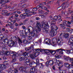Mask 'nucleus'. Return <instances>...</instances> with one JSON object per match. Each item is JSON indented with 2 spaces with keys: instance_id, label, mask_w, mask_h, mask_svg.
I'll use <instances>...</instances> for the list:
<instances>
[{
  "instance_id": "63",
  "label": "nucleus",
  "mask_w": 73,
  "mask_h": 73,
  "mask_svg": "<svg viewBox=\"0 0 73 73\" xmlns=\"http://www.w3.org/2000/svg\"><path fill=\"white\" fill-rule=\"evenodd\" d=\"M14 15V14L13 13H10L7 14V16H10V15Z\"/></svg>"
},
{
  "instance_id": "58",
  "label": "nucleus",
  "mask_w": 73,
  "mask_h": 73,
  "mask_svg": "<svg viewBox=\"0 0 73 73\" xmlns=\"http://www.w3.org/2000/svg\"><path fill=\"white\" fill-rule=\"evenodd\" d=\"M3 64L6 65H8V62L7 61H5L3 62Z\"/></svg>"
},
{
  "instance_id": "25",
  "label": "nucleus",
  "mask_w": 73,
  "mask_h": 73,
  "mask_svg": "<svg viewBox=\"0 0 73 73\" xmlns=\"http://www.w3.org/2000/svg\"><path fill=\"white\" fill-rule=\"evenodd\" d=\"M36 49L37 50L36 51L39 52H39H41L42 53H43V52H44V49H40L38 48Z\"/></svg>"
},
{
  "instance_id": "2",
  "label": "nucleus",
  "mask_w": 73,
  "mask_h": 73,
  "mask_svg": "<svg viewBox=\"0 0 73 73\" xmlns=\"http://www.w3.org/2000/svg\"><path fill=\"white\" fill-rule=\"evenodd\" d=\"M62 35V34L60 35L58 40L56 38L53 39L52 41L53 42L52 44H55L54 43H55L56 41L57 42V43L59 45H61L63 43V40H62V37H61V36Z\"/></svg>"
},
{
  "instance_id": "51",
  "label": "nucleus",
  "mask_w": 73,
  "mask_h": 73,
  "mask_svg": "<svg viewBox=\"0 0 73 73\" xmlns=\"http://www.w3.org/2000/svg\"><path fill=\"white\" fill-rule=\"evenodd\" d=\"M23 42L24 44H26L28 42V41L27 40H23Z\"/></svg>"
},
{
  "instance_id": "35",
  "label": "nucleus",
  "mask_w": 73,
  "mask_h": 73,
  "mask_svg": "<svg viewBox=\"0 0 73 73\" xmlns=\"http://www.w3.org/2000/svg\"><path fill=\"white\" fill-rule=\"evenodd\" d=\"M2 51L3 53H5L7 51V48H3L2 49Z\"/></svg>"
},
{
  "instance_id": "61",
  "label": "nucleus",
  "mask_w": 73,
  "mask_h": 73,
  "mask_svg": "<svg viewBox=\"0 0 73 73\" xmlns=\"http://www.w3.org/2000/svg\"><path fill=\"white\" fill-rule=\"evenodd\" d=\"M49 18H50V19L51 20H52V21H53L54 20V18H53V17L52 16H50L49 17Z\"/></svg>"
},
{
  "instance_id": "19",
  "label": "nucleus",
  "mask_w": 73,
  "mask_h": 73,
  "mask_svg": "<svg viewBox=\"0 0 73 73\" xmlns=\"http://www.w3.org/2000/svg\"><path fill=\"white\" fill-rule=\"evenodd\" d=\"M0 66H1V69H3H3H5V68H6L7 66H5V65L4 64H0Z\"/></svg>"
},
{
  "instance_id": "45",
  "label": "nucleus",
  "mask_w": 73,
  "mask_h": 73,
  "mask_svg": "<svg viewBox=\"0 0 73 73\" xmlns=\"http://www.w3.org/2000/svg\"><path fill=\"white\" fill-rule=\"evenodd\" d=\"M19 52H20V53H19L20 54H22L21 57H23V55L24 54V52L23 53V50H21L20 51H19Z\"/></svg>"
},
{
  "instance_id": "9",
  "label": "nucleus",
  "mask_w": 73,
  "mask_h": 73,
  "mask_svg": "<svg viewBox=\"0 0 73 73\" xmlns=\"http://www.w3.org/2000/svg\"><path fill=\"white\" fill-rule=\"evenodd\" d=\"M64 65L65 67L67 68H68V69H69L70 68H72L73 67V65H71L69 63H65L64 64Z\"/></svg>"
},
{
  "instance_id": "48",
  "label": "nucleus",
  "mask_w": 73,
  "mask_h": 73,
  "mask_svg": "<svg viewBox=\"0 0 73 73\" xmlns=\"http://www.w3.org/2000/svg\"><path fill=\"white\" fill-rule=\"evenodd\" d=\"M66 22H67V21H65L64 22H63V23H62L60 24H63V25H65V26L66 25Z\"/></svg>"
},
{
  "instance_id": "30",
  "label": "nucleus",
  "mask_w": 73,
  "mask_h": 73,
  "mask_svg": "<svg viewBox=\"0 0 73 73\" xmlns=\"http://www.w3.org/2000/svg\"><path fill=\"white\" fill-rule=\"evenodd\" d=\"M3 13H2V15H5V14H6L7 13H8V11L7 10H3L2 11Z\"/></svg>"
},
{
  "instance_id": "49",
  "label": "nucleus",
  "mask_w": 73,
  "mask_h": 73,
  "mask_svg": "<svg viewBox=\"0 0 73 73\" xmlns=\"http://www.w3.org/2000/svg\"><path fill=\"white\" fill-rule=\"evenodd\" d=\"M18 43L19 44H22L23 43V42H22V41L21 40V39L19 38H18Z\"/></svg>"
},
{
  "instance_id": "60",
  "label": "nucleus",
  "mask_w": 73,
  "mask_h": 73,
  "mask_svg": "<svg viewBox=\"0 0 73 73\" xmlns=\"http://www.w3.org/2000/svg\"><path fill=\"white\" fill-rule=\"evenodd\" d=\"M15 73H18V70L17 68H15L14 70Z\"/></svg>"
},
{
  "instance_id": "8",
  "label": "nucleus",
  "mask_w": 73,
  "mask_h": 73,
  "mask_svg": "<svg viewBox=\"0 0 73 73\" xmlns=\"http://www.w3.org/2000/svg\"><path fill=\"white\" fill-rule=\"evenodd\" d=\"M68 44L69 45H70V48H71L73 44V36L71 37V38L68 41Z\"/></svg>"
},
{
  "instance_id": "39",
  "label": "nucleus",
  "mask_w": 73,
  "mask_h": 73,
  "mask_svg": "<svg viewBox=\"0 0 73 73\" xmlns=\"http://www.w3.org/2000/svg\"><path fill=\"white\" fill-rule=\"evenodd\" d=\"M53 18H54V21H57V19H58V16H55Z\"/></svg>"
},
{
  "instance_id": "55",
  "label": "nucleus",
  "mask_w": 73,
  "mask_h": 73,
  "mask_svg": "<svg viewBox=\"0 0 73 73\" xmlns=\"http://www.w3.org/2000/svg\"><path fill=\"white\" fill-rule=\"evenodd\" d=\"M38 8H41L42 9H43V5L41 4L40 5V6H39Z\"/></svg>"
},
{
  "instance_id": "5",
  "label": "nucleus",
  "mask_w": 73,
  "mask_h": 73,
  "mask_svg": "<svg viewBox=\"0 0 73 73\" xmlns=\"http://www.w3.org/2000/svg\"><path fill=\"white\" fill-rule=\"evenodd\" d=\"M36 27L37 28V29L35 30L36 33H38L40 32L41 31V23L38 22L37 21L36 22Z\"/></svg>"
},
{
  "instance_id": "15",
  "label": "nucleus",
  "mask_w": 73,
  "mask_h": 73,
  "mask_svg": "<svg viewBox=\"0 0 73 73\" xmlns=\"http://www.w3.org/2000/svg\"><path fill=\"white\" fill-rule=\"evenodd\" d=\"M33 50V53L35 54V55L36 56V57H37V56H38V55L40 54L39 52L37 51H36V50Z\"/></svg>"
},
{
  "instance_id": "53",
  "label": "nucleus",
  "mask_w": 73,
  "mask_h": 73,
  "mask_svg": "<svg viewBox=\"0 0 73 73\" xmlns=\"http://www.w3.org/2000/svg\"><path fill=\"white\" fill-rule=\"evenodd\" d=\"M35 70V69L34 68H32L31 69L30 71L31 72V73L33 72V73H34V70Z\"/></svg>"
},
{
  "instance_id": "41",
  "label": "nucleus",
  "mask_w": 73,
  "mask_h": 73,
  "mask_svg": "<svg viewBox=\"0 0 73 73\" xmlns=\"http://www.w3.org/2000/svg\"><path fill=\"white\" fill-rule=\"evenodd\" d=\"M58 19V21L59 22V23H62V22H63V21H62V19H61L60 18L59 19Z\"/></svg>"
},
{
  "instance_id": "37",
  "label": "nucleus",
  "mask_w": 73,
  "mask_h": 73,
  "mask_svg": "<svg viewBox=\"0 0 73 73\" xmlns=\"http://www.w3.org/2000/svg\"><path fill=\"white\" fill-rule=\"evenodd\" d=\"M45 43H46V44H48L49 45H50V44H51V41L50 40H48L47 41H46L45 42Z\"/></svg>"
},
{
  "instance_id": "56",
  "label": "nucleus",
  "mask_w": 73,
  "mask_h": 73,
  "mask_svg": "<svg viewBox=\"0 0 73 73\" xmlns=\"http://www.w3.org/2000/svg\"><path fill=\"white\" fill-rule=\"evenodd\" d=\"M29 48V50H33H33H36V49H33V47H31Z\"/></svg>"
},
{
  "instance_id": "32",
  "label": "nucleus",
  "mask_w": 73,
  "mask_h": 73,
  "mask_svg": "<svg viewBox=\"0 0 73 73\" xmlns=\"http://www.w3.org/2000/svg\"><path fill=\"white\" fill-rule=\"evenodd\" d=\"M73 20H71L70 21H67V24H68V25H70L71 24H73Z\"/></svg>"
},
{
  "instance_id": "62",
  "label": "nucleus",
  "mask_w": 73,
  "mask_h": 73,
  "mask_svg": "<svg viewBox=\"0 0 73 73\" xmlns=\"http://www.w3.org/2000/svg\"><path fill=\"white\" fill-rule=\"evenodd\" d=\"M52 23L51 24L52 26H53L54 25H56V22H54V21H53L52 22Z\"/></svg>"
},
{
  "instance_id": "44",
  "label": "nucleus",
  "mask_w": 73,
  "mask_h": 73,
  "mask_svg": "<svg viewBox=\"0 0 73 73\" xmlns=\"http://www.w3.org/2000/svg\"><path fill=\"white\" fill-rule=\"evenodd\" d=\"M56 4L58 6H60V0H58L56 2Z\"/></svg>"
},
{
  "instance_id": "16",
  "label": "nucleus",
  "mask_w": 73,
  "mask_h": 73,
  "mask_svg": "<svg viewBox=\"0 0 73 73\" xmlns=\"http://www.w3.org/2000/svg\"><path fill=\"white\" fill-rule=\"evenodd\" d=\"M37 9H38V8L36 7L34 8L33 9V11H32L31 12V13H32V14H34V15H35V14L36 13V12H35V11H37Z\"/></svg>"
},
{
  "instance_id": "28",
  "label": "nucleus",
  "mask_w": 73,
  "mask_h": 73,
  "mask_svg": "<svg viewBox=\"0 0 73 73\" xmlns=\"http://www.w3.org/2000/svg\"><path fill=\"white\" fill-rule=\"evenodd\" d=\"M49 65H50V66H52V65H53V64H54V63L53 62V61L52 60H50L49 61Z\"/></svg>"
},
{
  "instance_id": "3",
  "label": "nucleus",
  "mask_w": 73,
  "mask_h": 73,
  "mask_svg": "<svg viewBox=\"0 0 73 73\" xmlns=\"http://www.w3.org/2000/svg\"><path fill=\"white\" fill-rule=\"evenodd\" d=\"M30 28H33L31 26H29L28 27V29H25V32H26V33H30L31 35V36L33 37H34L35 38H37L38 37V35L37 34H35V31H32L31 32V31H30Z\"/></svg>"
},
{
  "instance_id": "36",
  "label": "nucleus",
  "mask_w": 73,
  "mask_h": 73,
  "mask_svg": "<svg viewBox=\"0 0 73 73\" xmlns=\"http://www.w3.org/2000/svg\"><path fill=\"white\" fill-rule=\"evenodd\" d=\"M13 72V70L11 68H9L8 71L9 73H12Z\"/></svg>"
},
{
  "instance_id": "46",
  "label": "nucleus",
  "mask_w": 73,
  "mask_h": 73,
  "mask_svg": "<svg viewBox=\"0 0 73 73\" xmlns=\"http://www.w3.org/2000/svg\"><path fill=\"white\" fill-rule=\"evenodd\" d=\"M65 2H66L67 4L66 5V6L67 7H69V5H70V4L69 3H68V1H65Z\"/></svg>"
},
{
  "instance_id": "14",
  "label": "nucleus",
  "mask_w": 73,
  "mask_h": 73,
  "mask_svg": "<svg viewBox=\"0 0 73 73\" xmlns=\"http://www.w3.org/2000/svg\"><path fill=\"white\" fill-rule=\"evenodd\" d=\"M17 42L16 41H11V42L10 43H9V46H13L15 45V44H17Z\"/></svg>"
},
{
  "instance_id": "20",
  "label": "nucleus",
  "mask_w": 73,
  "mask_h": 73,
  "mask_svg": "<svg viewBox=\"0 0 73 73\" xmlns=\"http://www.w3.org/2000/svg\"><path fill=\"white\" fill-rule=\"evenodd\" d=\"M64 36L66 38H67L68 40H69L70 39V38H69V34L68 33L64 35Z\"/></svg>"
},
{
  "instance_id": "4",
  "label": "nucleus",
  "mask_w": 73,
  "mask_h": 73,
  "mask_svg": "<svg viewBox=\"0 0 73 73\" xmlns=\"http://www.w3.org/2000/svg\"><path fill=\"white\" fill-rule=\"evenodd\" d=\"M42 27L44 28H43V30L44 32H45L46 33H49V26H48V25L46 24H44L42 25Z\"/></svg>"
},
{
  "instance_id": "29",
  "label": "nucleus",
  "mask_w": 73,
  "mask_h": 73,
  "mask_svg": "<svg viewBox=\"0 0 73 73\" xmlns=\"http://www.w3.org/2000/svg\"><path fill=\"white\" fill-rule=\"evenodd\" d=\"M63 58L65 60H66V61H68L70 59V58L69 57L66 56H64L63 57Z\"/></svg>"
},
{
  "instance_id": "42",
  "label": "nucleus",
  "mask_w": 73,
  "mask_h": 73,
  "mask_svg": "<svg viewBox=\"0 0 73 73\" xmlns=\"http://www.w3.org/2000/svg\"><path fill=\"white\" fill-rule=\"evenodd\" d=\"M36 65H39V64H39V60H38V59H36Z\"/></svg>"
},
{
  "instance_id": "27",
  "label": "nucleus",
  "mask_w": 73,
  "mask_h": 73,
  "mask_svg": "<svg viewBox=\"0 0 73 73\" xmlns=\"http://www.w3.org/2000/svg\"><path fill=\"white\" fill-rule=\"evenodd\" d=\"M25 12L27 14L30 13H31V10L29 9H25Z\"/></svg>"
},
{
  "instance_id": "38",
  "label": "nucleus",
  "mask_w": 73,
  "mask_h": 73,
  "mask_svg": "<svg viewBox=\"0 0 73 73\" xmlns=\"http://www.w3.org/2000/svg\"><path fill=\"white\" fill-rule=\"evenodd\" d=\"M55 58H56L59 59V58L61 57V56L58 54H56L55 56Z\"/></svg>"
},
{
  "instance_id": "34",
  "label": "nucleus",
  "mask_w": 73,
  "mask_h": 73,
  "mask_svg": "<svg viewBox=\"0 0 73 73\" xmlns=\"http://www.w3.org/2000/svg\"><path fill=\"white\" fill-rule=\"evenodd\" d=\"M24 70V66H21L19 68V70L21 71V72H22V71H23Z\"/></svg>"
},
{
  "instance_id": "57",
  "label": "nucleus",
  "mask_w": 73,
  "mask_h": 73,
  "mask_svg": "<svg viewBox=\"0 0 73 73\" xmlns=\"http://www.w3.org/2000/svg\"><path fill=\"white\" fill-rule=\"evenodd\" d=\"M56 63L58 64H61V62L60 60H57L56 61Z\"/></svg>"
},
{
  "instance_id": "33",
  "label": "nucleus",
  "mask_w": 73,
  "mask_h": 73,
  "mask_svg": "<svg viewBox=\"0 0 73 73\" xmlns=\"http://www.w3.org/2000/svg\"><path fill=\"white\" fill-rule=\"evenodd\" d=\"M60 27L62 28V29H65L66 27H65L62 24H60Z\"/></svg>"
},
{
  "instance_id": "43",
  "label": "nucleus",
  "mask_w": 73,
  "mask_h": 73,
  "mask_svg": "<svg viewBox=\"0 0 73 73\" xmlns=\"http://www.w3.org/2000/svg\"><path fill=\"white\" fill-rule=\"evenodd\" d=\"M4 36L3 35L1 34L0 35V41H2L3 40V38Z\"/></svg>"
},
{
  "instance_id": "22",
  "label": "nucleus",
  "mask_w": 73,
  "mask_h": 73,
  "mask_svg": "<svg viewBox=\"0 0 73 73\" xmlns=\"http://www.w3.org/2000/svg\"><path fill=\"white\" fill-rule=\"evenodd\" d=\"M1 7H5V6H6V4H5L4 2V1H2L1 2Z\"/></svg>"
},
{
  "instance_id": "52",
  "label": "nucleus",
  "mask_w": 73,
  "mask_h": 73,
  "mask_svg": "<svg viewBox=\"0 0 73 73\" xmlns=\"http://www.w3.org/2000/svg\"><path fill=\"white\" fill-rule=\"evenodd\" d=\"M62 9V7H61V6L59 7L57 9V10L58 11H60Z\"/></svg>"
},
{
  "instance_id": "59",
  "label": "nucleus",
  "mask_w": 73,
  "mask_h": 73,
  "mask_svg": "<svg viewBox=\"0 0 73 73\" xmlns=\"http://www.w3.org/2000/svg\"><path fill=\"white\" fill-rule=\"evenodd\" d=\"M56 52H59L60 50H62V49L61 48L58 49H57L56 50H55Z\"/></svg>"
},
{
  "instance_id": "64",
  "label": "nucleus",
  "mask_w": 73,
  "mask_h": 73,
  "mask_svg": "<svg viewBox=\"0 0 73 73\" xmlns=\"http://www.w3.org/2000/svg\"><path fill=\"white\" fill-rule=\"evenodd\" d=\"M70 62H72L73 61V58H70L69 59Z\"/></svg>"
},
{
  "instance_id": "6",
  "label": "nucleus",
  "mask_w": 73,
  "mask_h": 73,
  "mask_svg": "<svg viewBox=\"0 0 73 73\" xmlns=\"http://www.w3.org/2000/svg\"><path fill=\"white\" fill-rule=\"evenodd\" d=\"M13 60L11 61V62H15L16 60V57L19 56V54L17 53H16L15 54L12 55Z\"/></svg>"
},
{
  "instance_id": "7",
  "label": "nucleus",
  "mask_w": 73,
  "mask_h": 73,
  "mask_svg": "<svg viewBox=\"0 0 73 73\" xmlns=\"http://www.w3.org/2000/svg\"><path fill=\"white\" fill-rule=\"evenodd\" d=\"M50 34L51 36H55L57 33V31H55L54 29L51 28V31L50 32Z\"/></svg>"
},
{
  "instance_id": "24",
  "label": "nucleus",
  "mask_w": 73,
  "mask_h": 73,
  "mask_svg": "<svg viewBox=\"0 0 73 73\" xmlns=\"http://www.w3.org/2000/svg\"><path fill=\"white\" fill-rule=\"evenodd\" d=\"M35 54L33 53V54H31L30 55V57L31 58V59H35V57H36V56L35 55Z\"/></svg>"
},
{
  "instance_id": "31",
  "label": "nucleus",
  "mask_w": 73,
  "mask_h": 73,
  "mask_svg": "<svg viewBox=\"0 0 73 73\" xmlns=\"http://www.w3.org/2000/svg\"><path fill=\"white\" fill-rule=\"evenodd\" d=\"M25 36L26 37L27 36V38H28V39H29V40H32V37L31 36H27V34L25 35Z\"/></svg>"
},
{
  "instance_id": "12",
  "label": "nucleus",
  "mask_w": 73,
  "mask_h": 73,
  "mask_svg": "<svg viewBox=\"0 0 73 73\" xmlns=\"http://www.w3.org/2000/svg\"><path fill=\"white\" fill-rule=\"evenodd\" d=\"M18 38H19V37L17 36H13L11 38V40L13 41H17L18 40Z\"/></svg>"
},
{
  "instance_id": "40",
  "label": "nucleus",
  "mask_w": 73,
  "mask_h": 73,
  "mask_svg": "<svg viewBox=\"0 0 73 73\" xmlns=\"http://www.w3.org/2000/svg\"><path fill=\"white\" fill-rule=\"evenodd\" d=\"M60 73H66V72L65 70H60Z\"/></svg>"
},
{
  "instance_id": "26",
  "label": "nucleus",
  "mask_w": 73,
  "mask_h": 73,
  "mask_svg": "<svg viewBox=\"0 0 73 73\" xmlns=\"http://www.w3.org/2000/svg\"><path fill=\"white\" fill-rule=\"evenodd\" d=\"M19 17L21 18V20H24L25 19V17L22 14L20 15L19 16Z\"/></svg>"
},
{
  "instance_id": "17",
  "label": "nucleus",
  "mask_w": 73,
  "mask_h": 73,
  "mask_svg": "<svg viewBox=\"0 0 73 73\" xmlns=\"http://www.w3.org/2000/svg\"><path fill=\"white\" fill-rule=\"evenodd\" d=\"M51 28H52V29H53L54 31H57L56 30H57L58 29V27L55 25L51 26Z\"/></svg>"
},
{
  "instance_id": "23",
  "label": "nucleus",
  "mask_w": 73,
  "mask_h": 73,
  "mask_svg": "<svg viewBox=\"0 0 73 73\" xmlns=\"http://www.w3.org/2000/svg\"><path fill=\"white\" fill-rule=\"evenodd\" d=\"M48 50H48L47 49L44 50V51H43V53H45L47 54H48V55H49L50 54V53H49V51H48Z\"/></svg>"
},
{
  "instance_id": "10",
  "label": "nucleus",
  "mask_w": 73,
  "mask_h": 73,
  "mask_svg": "<svg viewBox=\"0 0 73 73\" xmlns=\"http://www.w3.org/2000/svg\"><path fill=\"white\" fill-rule=\"evenodd\" d=\"M8 38H5L3 40V43H1V44H5V45H8Z\"/></svg>"
},
{
  "instance_id": "18",
  "label": "nucleus",
  "mask_w": 73,
  "mask_h": 73,
  "mask_svg": "<svg viewBox=\"0 0 73 73\" xmlns=\"http://www.w3.org/2000/svg\"><path fill=\"white\" fill-rule=\"evenodd\" d=\"M48 51L51 53L52 54L54 55L56 53V52L55 50H48Z\"/></svg>"
},
{
  "instance_id": "11",
  "label": "nucleus",
  "mask_w": 73,
  "mask_h": 73,
  "mask_svg": "<svg viewBox=\"0 0 73 73\" xmlns=\"http://www.w3.org/2000/svg\"><path fill=\"white\" fill-rule=\"evenodd\" d=\"M16 52H15L14 51H11L10 52L9 51H7V52L5 53L7 55H13V54H15Z\"/></svg>"
},
{
  "instance_id": "54",
  "label": "nucleus",
  "mask_w": 73,
  "mask_h": 73,
  "mask_svg": "<svg viewBox=\"0 0 73 73\" xmlns=\"http://www.w3.org/2000/svg\"><path fill=\"white\" fill-rule=\"evenodd\" d=\"M52 61L53 62H54L55 63H57V60L56 58H54L53 59Z\"/></svg>"
},
{
  "instance_id": "47",
  "label": "nucleus",
  "mask_w": 73,
  "mask_h": 73,
  "mask_svg": "<svg viewBox=\"0 0 73 73\" xmlns=\"http://www.w3.org/2000/svg\"><path fill=\"white\" fill-rule=\"evenodd\" d=\"M23 31H20L19 32V33L20 35H21V36H24V35L23 34Z\"/></svg>"
},
{
  "instance_id": "50",
  "label": "nucleus",
  "mask_w": 73,
  "mask_h": 73,
  "mask_svg": "<svg viewBox=\"0 0 73 73\" xmlns=\"http://www.w3.org/2000/svg\"><path fill=\"white\" fill-rule=\"evenodd\" d=\"M39 66L40 68H43V67H44V65H43L42 63H40Z\"/></svg>"
},
{
  "instance_id": "1",
  "label": "nucleus",
  "mask_w": 73,
  "mask_h": 73,
  "mask_svg": "<svg viewBox=\"0 0 73 73\" xmlns=\"http://www.w3.org/2000/svg\"><path fill=\"white\" fill-rule=\"evenodd\" d=\"M26 56H27V53L26 52H24L23 56L19 58V61L21 62L22 61L26 60V65H30L31 61L30 59L27 58L28 57H27Z\"/></svg>"
},
{
  "instance_id": "13",
  "label": "nucleus",
  "mask_w": 73,
  "mask_h": 73,
  "mask_svg": "<svg viewBox=\"0 0 73 73\" xmlns=\"http://www.w3.org/2000/svg\"><path fill=\"white\" fill-rule=\"evenodd\" d=\"M67 3L66 2H64L62 4V6H60L61 7H62V9H64L65 8H66V4Z\"/></svg>"
},
{
  "instance_id": "21",
  "label": "nucleus",
  "mask_w": 73,
  "mask_h": 73,
  "mask_svg": "<svg viewBox=\"0 0 73 73\" xmlns=\"http://www.w3.org/2000/svg\"><path fill=\"white\" fill-rule=\"evenodd\" d=\"M36 65V63L33 61L31 62V63H30V64L29 66L30 67H32V65Z\"/></svg>"
}]
</instances>
